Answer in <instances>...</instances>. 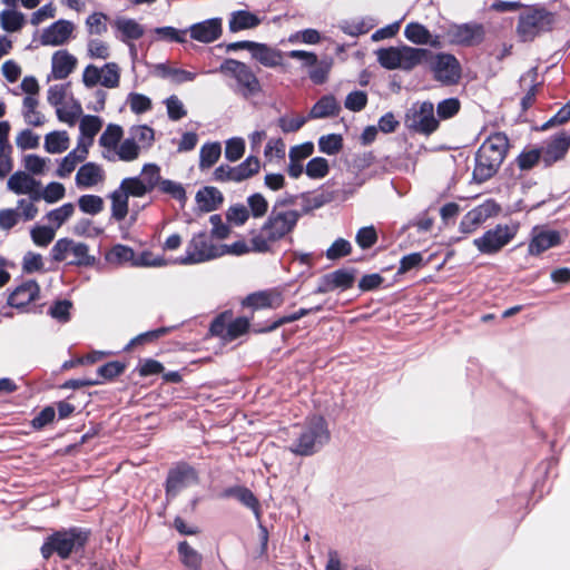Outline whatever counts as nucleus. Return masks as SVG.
I'll return each mask as SVG.
<instances>
[{
	"label": "nucleus",
	"instance_id": "4c0bfd02",
	"mask_svg": "<svg viewBox=\"0 0 570 570\" xmlns=\"http://www.w3.org/2000/svg\"><path fill=\"white\" fill-rule=\"evenodd\" d=\"M261 163L255 156H248L238 166L233 167V181L240 183L259 171Z\"/></svg>",
	"mask_w": 570,
	"mask_h": 570
},
{
	"label": "nucleus",
	"instance_id": "c9c22d12",
	"mask_svg": "<svg viewBox=\"0 0 570 570\" xmlns=\"http://www.w3.org/2000/svg\"><path fill=\"white\" fill-rule=\"evenodd\" d=\"M0 23L4 31L17 32L26 24V16L14 9H6L0 12Z\"/></svg>",
	"mask_w": 570,
	"mask_h": 570
},
{
	"label": "nucleus",
	"instance_id": "a211bd4d",
	"mask_svg": "<svg viewBox=\"0 0 570 570\" xmlns=\"http://www.w3.org/2000/svg\"><path fill=\"white\" fill-rule=\"evenodd\" d=\"M188 30L191 39L203 43H210L220 38L223 33V19L219 17L206 19L191 24Z\"/></svg>",
	"mask_w": 570,
	"mask_h": 570
},
{
	"label": "nucleus",
	"instance_id": "f3484780",
	"mask_svg": "<svg viewBox=\"0 0 570 570\" xmlns=\"http://www.w3.org/2000/svg\"><path fill=\"white\" fill-rule=\"evenodd\" d=\"M561 244V235L558 230L550 229L546 225H537L530 232L528 254L539 256L543 252Z\"/></svg>",
	"mask_w": 570,
	"mask_h": 570
},
{
	"label": "nucleus",
	"instance_id": "6e6d98bb",
	"mask_svg": "<svg viewBox=\"0 0 570 570\" xmlns=\"http://www.w3.org/2000/svg\"><path fill=\"white\" fill-rule=\"evenodd\" d=\"M79 209L89 215H97L104 209V200L98 195L86 194L78 199Z\"/></svg>",
	"mask_w": 570,
	"mask_h": 570
},
{
	"label": "nucleus",
	"instance_id": "a18cd8bd",
	"mask_svg": "<svg viewBox=\"0 0 570 570\" xmlns=\"http://www.w3.org/2000/svg\"><path fill=\"white\" fill-rule=\"evenodd\" d=\"M222 147L219 142H207L203 145L199 153L200 169L210 168L220 157Z\"/></svg>",
	"mask_w": 570,
	"mask_h": 570
},
{
	"label": "nucleus",
	"instance_id": "9d476101",
	"mask_svg": "<svg viewBox=\"0 0 570 570\" xmlns=\"http://www.w3.org/2000/svg\"><path fill=\"white\" fill-rule=\"evenodd\" d=\"M433 78L445 86L456 85L462 75L461 63L458 58L452 53L439 52L433 53L432 59L429 61Z\"/></svg>",
	"mask_w": 570,
	"mask_h": 570
},
{
	"label": "nucleus",
	"instance_id": "f704fd0d",
	"mask_svg": "<svg viewBox=\"0 0 570 570\" xmlns=\"http://www.w3.org/2000/svg\"><path fill=\"white\" fill-rule=\"evenodd\" d=\"M405 38L414 45H428L436 46L435 41H432V35L429 29L420 22H410L404 29Z\"/></svg>",
	"mask_w": 570,
	"mask_h": 570
},
{
	"label": "nucleus",
	"instance_id": "f8f14e48",
	"mask_svg": "<svg viewBox=\"0 0 570 570\" xmlns=\"http://www.w3.org/2000/svg\"><path fill=\"white\" fill-rule=\"evenodd\" d=\"M163 179L160 167L157 164L148 163L142 166L140 176L124 178V185L128 184L131 187L135 197H144L156 187L159 188Z\"/></svg>",
	"mask_w": 570,
	"mask_h": 570
},
{
	"label": "nucleus",
	"instance_id": "bb28decb",
	"mask_svg": "<svg viewBox=\"0 0 570 570\" xmlns=\"http://www.w3.org/2000/svg\"><path fill=\"white\" fill-rule=\"evenodd\" d=\"M88 149V145H85L82 139H79L77 148L68 153L61 159L59 167L57 168L56 175L61 178L70 175L75 170L77 164L87 158Z\"/></svg>",
	"mask_w": 570,
	"mask_h": 570
},
{
	"label": "nucleus",
	"instance_id": "e433bc0d",
	"mask_svg": "<svg viewBox=\"0 0 570 570\" xmlns=\"http://www.w3.org/2000/svg\"><path fill=\"white\" fill-rule=\"evenodd\" d=\"M115 26L118 31L121 32L120 40L127 42L129 40H138L144 36V28L136 20L127 18V19H118L115 22Z\"/></svg>",
	"mask_w": 570,
	"mask_h": 570
},
{
	"label": "nucleus",
	"instance_id": "c756f323",
	"mask_svg": "<svg viewBox=\"0 0 570 570\" xmlns=\"http://www.w3.org/2000/svg\"><path fill=\"white\" fill-rule=\"evenodd\" d=\"M104 178V171L99 165L96 163H86L83 164L77 175H76V184L78 187H92L97 185Z\"/></svg>",
	"mask_w": 570,
	"mask_h": 570
},
{
	"label": "nucleus",
	"instance_id": "052dcab7",
	"mask_svg": "<svg viewBox=\"0 0 570 570\" xmlns=\"http://www.w3.org/2000/svg\"><path fill=\"white\" fill-rule=\"evenodd\" d=\"M377 238V232L373 225L361 227L355 235V242L363 250L372 248Z\"/></svg>",
	"mask_w": 570,
	"mask_h": 570
},
{
	"label": "nucleus",
	"instance_id": "7ed1b4c3",
	"mask_svg": "<svg viewBox=\"0 0 570 570\" xmlns=\"http://www.w3.org/2000/svg\"><path fill=\"white\" fill-rule=\"evenodd\" d=\"M90 538V530L81 527L61 528L47 535L40 547L45 560L52 556L60 560H68L72 553L83 552Z\"/></svg>",
	"mask_w": 570,
	"mask_h": 570
},
{
	"label": "nucleus",
	"instance_id": "4d7b16f0",
	"mask_svg": "<svg viewBox=\"0 0 570 570\" xmlns=\"http://www.w3.org/2000/svg\"><path fill=\"white\" fill-rule=\"evenodd\" d=\"M30 235L37 246L46 247L53 240L56 228L47 225H36L31 229Z\"/></svg>",
	"mask_w": 570,
	"mask_h": 570
},
{
	"label": "nucleus",
	"instance_id": "72a5a7b5",
	"mask_svg": "<svg viewBox=\"0 0 570 570\" xmlns=\"http://www.w3.org/2000/svg\"><path fill=\"white\" fill-rule=\"evenodd\" d=\"M340 111V106L333 96H323L318 99L309 111V118L318 119L336 116Z\"/></svg>",
	"mask_w": 570,
	"mask_h": 570
},
{
	"label": "nucleus",
	"instance_id": "e2e57ef3",
	"mask_svg": "<svg viewBox=\"0 0 570 570\" xmlns=\"http://www.w3.org/2000/svg\"><path fill=\"white\" fill-rule=\"evenodd\" d=\"M352 245L344 238H336L332 245L326 249L325 255L330 261H337L342 257L350 255Z\"/></svg>",
	"mask_w": 570,
	"mask_h": 570
},
{
	"label": "nucleus",
	"instance_id": "2f4dec72",
	"mask_svg": "<svg viewBox=\"0 0 570 570\" xmlns=\"http://www.w3.org/2000/svg\"><path fill=\"white\" fill-rule=\"evenodd\" d=\"M309 314H311V311H305V308H299L298 311H296L292 314H288V315L281 316V317L276 318L275 321H272V322L267 321L264 325H262L261 323H254L253 332L269 333V332L275 331L276 328H278L279 326H282L284 324L293 323V322L298 321L302 317L309 315Z\"/></svg>",
	"mask_w": 570,
	"mask_h": 570
},
{
	"label": "nucleus",
	"instance_id": "0e129e2a",
	"mask_svg": "<svg viewBox=\"0 0 570 570\" xmlns=\"http://www.w3.org/2000/svg\"><path fill=\"white\" fill-rule=\"evenodd\" d=\"M140 146L131 138H126L117 150L118 158L122 161H132L139 157Z\"/></svg>",
	"mask_w": 570,
	"mask_h": 570
},
{
	"label": "nucleus",
	"instance_id": "338daca9",
	"mask_svg": "<svg viewBox=\"0 0 570 570\" xmlns=\"http://www.w3.org/2000/svg\"><path fill=\"white\" fill-rule=\"evenodd\" d=\"M247 205L249 207V215H252L254 218H261L265 216L268 210V203L261 193H255L248 196Z\"/></svg>",
	"mask_w": 570,
	"mask_h": 570
},
{
	"label": "nucleus",
	"instance_id": "ddd939ff",
	"mask_svg": "<svg viewBox=\"0 0 570 570\" xmlns=\"http://www.w3.org/2000/svg\"><path fill=\"white\" fill-rule=\"evenodd\" d=\"M539 147L542 153L543 167L550 168L567 156L570 149V132L559 131L546 139Z\"/></svg>",
	"mask_w": 570,
	"mask_h": 570
},
{
	"label": "nucleus",
	"instance_id": "69168bd1",
	"mask_svg": "<svg viewBox=\"0 0 570 570\" xmlns=\"http://www.w3.org/2000/svg\"><path fill=\"white\" fill-rule=\"evenodd\" d=\"M100 71L102 72L101 86L106 88H116L119 86L120 73L116 62H107Z\"/></svg>",
	"mask_w": 570,
	"mask_h": 570
},
{
	"label": "nucleus",
	"instance_id": "9b49d317",
	"mask_svg": "<svg viewBox=\"0 0 570 570\" xmlns=\"http://www.w3.org/2000/svg\"><path fill=\"white\" fill-rule=\"evenodd\" d=\"M199 481L196 469L186 462L176 464L168 471L165 492L167 498H175L184 489Z\"/></svg>",
	"mask_w": 570,
	"mask_h": 570
},
{
	"label": "nucleus",
	"instance_id": "79ce46f5",
	"mask_svg": "<svg viewBox=\"0 0 570 570\" xmlns=\"http://www.w3.org/2000/svg\"><path fill=\"white\" fill-rule=\"evenodd\" d=\"M105 259L110 264L122 265L125 263H130V265H132V259H135V252L127 245L116 244L105 255Z\"/></svg>",
	"mask_w": 570,
	"mask_h": 570
},
{
	"label": "nucleus",
	"instance_id": "de8ad7c7",
	"mask_svg": "<svg viewBox=\"0 0 570 570\" xmlns=\"http://www.w3.org/2000/svg\"><path fill=\"white\" fill-rule=\"evenodd\" d=\"M317 145L321 153L334 156L343 148V137L340 134L323 135L318 138Z\"/></svg>",
	"mask_w": 570,
	"mask_h": 570
},
{
	"label": "nucleus",
	"instance_id": "0eeeda50",
	"mask_svg": "<svg viewBox=\"0 0 570 570\" xmlns=\"http://www.w3.org/2000/svg\"><path fill=\"white\" fill-rule=\"evenodd\" d=\"M520 228L519 223L498 224L485 230L482 236L473 239V245L483 255L498 254L514 239Z\"/></svg>",
	"mask_w": 570,
	"mask_h": 570
},
{
	"label": "nucleus",
	"instance_id": "3c124183",
	"mask_svg": "<svg viewBox=\"0 0 570 570\" xmlns=\"http://www.w3.org/2000/svg\"><path fill=\"white\" fill-rule=\"evenodd\" d=\"M129 134L140 148H150L155 140V131L147 125L132 126Z\"/></svg>",
	"mask_w": 570,
	"mask_h": 570
},
{
	"label": "nucleus",
	"instance_id": "473e14b6",
	"mask_svg": "<svg viewBox=\"0 0 570 570\" xmlns=\"http://www.w3.org/2000/svg\"><path fill=\"white\" fill-rule=\"evenodd\" d=\"M37 185V179L21 170L12 174L7 183L8 189L17 195H26L31 191V187H36Z\"/></svg>",
	"mask_w": 570,
	"mask_h": 570
},
{
	"label": "nucleus",
	"instance_id": "7c9ffc66",
	"mask_svg": "<svg viewBox=\"0 0 570 570\" xmlns=\"http://www.w3.org/2000/svg\"><path fill=\"white\" fill-rule=\"evenodd\" d=\"M179 561L187 570H202L203 556L187 541H180L177 546Z\"/></svg>",
	"mask_w": 570,
	"mask_h": 570
},
{
	"label": "nucleus",
	"instance_id": "f03ea898",
	"mask_svg": "<svg viewBox=\"0 0 570 570\" xmlns=\"http://www.w3.org/2000/svg\"><path fill=\"white\" fill-rule=\"evenodd\" d=\"M509 150V138L504 132L490 135L475 153L472 180L482 184L492 178Z\"/></svg>",
	"mask_w": 570,
	"mask_h": 570
},
{
	"label": "nucleus",
	"instance_id": "cd10ccee",
	"mask_svg": "<svg viewBox=\"0 0 570 570\" xmlns=\"http://www.w3.org/2000/svg\"><path fill=\"white\" fill-rule=\"evenodd\" d=\"M195 199L200 212L210 213L219 208L224 196L216 187L205 186L196 193Z\"/></svg>",
	"mask_w": 570,
	"mask_h": 570
},
{
	"label": "nucleus",
	"instance_id": "774afa93",
	"mask_svg": "<svg viewBox=\"0 0 570 570\" xmlns=\"http://www.w3.org/2000/svg\"><path fill=\"white\" fill-rule=\"evenodd\" d=\"M460 100L451 97L441 100L436 106V114L440 119H450L460 111Z\"/></svg>",
	"mask_w": 570,
	"mask_h": 570
},
{
	"label": "nucleus",
	"instance_id": "39448f33",
	"mask_svg": "<svg viewBox=\"0 0 570 570\" xmlns=\"http://www.w3.org/2000/svg\"><path fill=\"white\" fill-rule=\"evenodd\" d=\"M556 21L557 14L546 7L528 6L519 16L517 32L521 41H533L540 35L552 31Z\"/></svg>",
	"mask_w": 570,
	"mask_h": 570
},
{
	"label": "nucleus",
	"instance_id": "4468645a",
	"mask_svg": "<svg viewBox=\"0 0 570 570\" xmlns=\"http://www.w3.org/2000/svg\"><path fill=\"white\" fill-rule=\"evenodd\" d=\"M448 37L451 43L474 47L483 42L485 30L483 24L478 22L453 23L448 30Z\"/></svg>",
	"mask_w": 570,
	"mask_h": 570
},
{
	"label": "nucleus",
	"instance_id": "2eb2a0df",
	"mask_svg": "<svg viewBox=\"0 0 570 570\" xmlns=\"http://www.w3.org/2000/svg\"><path fill=\"white\" fill-rule=\"evenodd\" d=\"M356 268H338L320 277L314 294H325L340 288L346 291L354 285Z\"/></svg>",
	"mask_w": 570,
	"mask_h": 570
},
{
	"label": "nucleus",
	"instance_id": "5701e85b",
	"mask_svg": "<svg viewBox=\"0 0 570 570\" xmlns=\"http://www.w3.org/2000/svg\"><path fill=\"white\" fill-rule=\"evenodd\" d=\"M135 197L134 190L121 180L119 187L109 194L111 200V218L121 222L128 214V199Z\"/></svg>",
	"mask_w": 570,
	"mask_h": 570
},
{
	"label": "nucleus",
	"instance_id": "13d9d810",
	"mask_svg": "<svg viewBox=\"0 0 570 570\" xmlns=\"http://www.w3.org/2000/svg\"><path fill=\"white\" fill-rule=\"evenodd\" d=\"M122 135L124 130L121 126L109 124L99 138V145L106 148H116Z\"/></svg>",
	"mask_w": 570,
	"mask_h": 570
},
{
	"label": "nucleus",
	"instance_id": "58836bf2",
	"mask_svg": "<svg viewBox=\"0 0 570 570\" xmlns=\"http://www.w3.org/2000/svg\"><path fill=\"white\" fill-rule=\"evenodd\" d=\"M69 147V137L67 131H51L45 137V149L50 154H61Z\"/></svg>",
	"mask_w": 570,
	"mask_h": 570
},
{
	"label": "nucleus",
	"instance_id": "6e6552de",
	"mask_svg": "<svg viewBox=\"0 0 570 570\" xmlns=\"http://www.w3.org/2000/svg\"><path fill=\"white\" fill-rule=\"evenodd\" d=\"M220 256V245H215L206 232H199L187 244L185 255L177 257L175 263L179 265H194Z\"/></svg>",
	"mask_w": 570,
	"mask_h": 570
},
{
	"label": "nucleus",
	"instance_id": "a878e982",
	"mask_svg": "<svg viewBox=\"0 0 570 570\" xmlns=\"http://www.w3.org/2000/svg\"><path fill=\"white\" fill-rule=\"evenodd\" d=\"M263 21V18L248 10H235L229 13L228 30L237 33L243 30L255 29Z\"/></svg>",
	"mask_w": 570,
	"mask_h": 570
},
{
	"label": "nucleus",
	"instance_id": "4be33fe9",
	"mask_svg": "<svg viewBox=\"0 0 570 570\" xmlns=\"http://www.w3.org/2000/svg\"><path fill=\"white\" fill-rule=\"evenodd\" d=\"M365 177L356 173L342 174L341 177H334L332 185L337 198L347 200L354 193L365 184Z\"/></svg>",
	"mask_w": 570,
	"mask_h": 570
},
{
	"label": "nucleus",
	"instance_id": "20e7f679",
	"mask_svg": "<svg viewBox=\"0 0 570 570\" xmlns=\"http://www.w3.org/2000/svg\"><path fill=\"white\" fill-rule=\"evenodd\" d=\"M331 432L324 416L314 414L306 419L298 436L288 450L299 456H311L330 442Z\"/></svg>",
	"mask_w": 570,
	"mask_h": 570
},
{
	"label": "nucleus",
	"instance_id": "49530a36",
	"mask_svg": "<svg viewBox=\"0 0 570 570\" xmlns=\"http://www.w3.org/2000/svg\"><path fill=\"white\" fill-rule=\"evenodd\" d=\"M540 161L542 163V153L540 147L523 149L515 159L518 167L523 171L531 170Z\"/></svg>",
	"mask_w": 570,
	"mask_h": 570
},
{
	"label": "nucleus",
	"instance_id": "37998d69",
	"mask_svg": "<svg viewBox=\"0 0 570 570\" xmlns=\"http://www.w3.org/2000/svg\"><path fill=\"white\" fill-rule=\"evenodd\" d=\"M72 302L70 299H57L48 308V315L58 323L66 324L71 320Z\"/></svg>",
	"mask_w": 570,
	"mask_h": 570
},
{
	"label": "nucleus",
	"instance_id": "603ef678",
	"mask_svg": "<svg viewBox=\"0 0 570 570\" xmlns=\"http://www.w3.org/2000/svg\"><path fill=\"white\" fill-rule=\"evenodd\" d=\"M309 68L308 70V77L315 85H323L328 77L331 67H332V60L331 59H322L315 62L312 66H306Z\"/></svg>",
	"mask_w": 570,
	"mask_h": 570
},
{
	"label": "nucleus",
	"instance_id": "c03bdc74",
	"mask_svg": "<svg viewBox=\"0 0 570 570\" xmlns=\"http://www.w3.org/2000/svg\"><path fill=\"white\" fill-rule=\"evenodd\" d=\"M376 57L384 69H400V47L380 48L376 51Z\"/></svg>",
	"mask_w": 570,
	"mask_h": 570
},
{
	"label": "nucleus",
	"instance_id": "c85d7f7f",
	"mask_svg": "<svg viewBox=\"0 0 570 570\" xmlns=\"http://www.w3.org/2000/svg\"><path fill=\"white\" fill-rule=\"evenodd\" d=\"M77 59L67 50H58L52 55L51 72L56 79L67 78L76 68Z\"/></svg>",
	"mask_w": 570,
	"mask_h": 570
},
{
	"label": "nucleus",
	"instance_id": "412c9836",
	"mask_svg": "<svg viewBox=\"0 0 570 570\" xmlns=\"http://www.w3.org/2000/svg\"><path fill=\"white\" fill-rule=\"evenodd\" d=\"M250 56L254 60L266 68H275L284 66L285 53L274 47L263 42H254Z\"/></svg>",
	"mask_w": 570,
	"mask_h": 570
},
{
	"label": "nucleus",
	"instance_id": "5fc2aeb1",
	"mask_svg": "<svg viewBox=\"0 0 570 570\" xmlns=\"http://www.w3.org/2000/svg\"><path fill=\"white\" fill-rule=\"evenodd\" d=\"M38 106V99L32 96H27L22 101V115L24 121L33 127H40L45 124V116L38 115L37 118H32L31 114H35V110Z\"/></svg>",
	"mask_w": 570,
	"mask_h": 570
},
{
	"label": "nucleus",
	"instance_id": "1a4fd4ad",
	"mask_svg": "<svg viewBox=\"0 0 570 570\" xmlns=\"http://www.w3.org/2000/svg\"><path fill=\"white\" fill-rule=\"evenodd\" d=\"M405 126L417 134L431 135L439 128V120L434 116V105L423 101L413 105L405 114Z\"/></svg>",
	"mask_w": 570,
	"mask_h": 570
},
{
	"label": "nucleus",
	"instance_id": "ea45409f",
	"mask_svg": "<svg viewBox=\"0 0 570 570\" xmlns=\"http://www.w3.org/2000/svg\"><path fill=\"white\" fill-rule=\"evenodd\" d=\"M178 325L173 326H161L151 331H147L144 333L138 334L134 338L129 341V343L125 346V351H129L132 346L155 342L161 336L170 333L171 331L176 330Z\"/></svg>",
	"mask_w": 570,
	"mask_h": 570
},
{
	"label": "nucleus",
	"instance_id": "680f3d73",
	"mask_svg": "<svg viewBox=\"0 0 570 570\" xmlns=\"http://www.w3.org/2000/svg\"><path fill=\"white\" fill-rule=\"evenodd\" d=\"M154 32L158 36V39L164 41L177 43L186 42V29L179 30L171 26H165L155 28Z\"/></svg>",
	"mask_w": 570,
	"mask_h": 570
},
{
	"label": "nucleus",
	"instance_id": "dca6fc26",
	"mask_svg": "<svg viewBox=\"0 0 570 570\" xmlns=\"http://www.w3.org/2000/svg\"><path fill=\"white\" fill-rule=\"evenodd\" d=\"M500 205L493 199H487L481 205L469 210L461 219L459 229L463 234L474 232L490 217L499 214Z\"/></svg>",
	"mask_w": 570,
	"mask_h": 570
},
{
	"label": "nucleus",
	"instance_id": "393cba45",
	"mask_svg": "<svg viewBox=\"0 0 570 570\" xmlns=\"http://www.w3.org/2000/svg\"><path fill=\"white\" fill-rule=\"evenodd\" d=\"M432 57L433 52L429 49L401 46L400 69L410 71L422 62L430 61Z\"/></svg>",
	"mask_w": 570,
	"mask_h": 570
},
{
	"label": "nucleus",
	"instance_id": "6ab92c4d",
	"mask_svg": "<svg viewBox=\"0 0 570 570\" xmlns=\"http://www.w3.org/2000/svg\"><path fill=\"white\" fill-rule=\"evenodd\" d=\"M73 31V23L69 20L59 19L45 28L40 36V43L42 46H62L71 37Z\"/></svg>",
	"mask_w": 570,
	"mask_h": 570
},
{
	"label": "nucleus",
	"instance_id": "bf43d9fd",
	"mask_svg": "<svg viewBox=\"0 0 570 570\" xmlns=\"http://www.w3.org/2000/svg\"><path fill=\"white\" fill-rule=\"evenodd\" d=\"M126 370V364L119 361H110L99 366L97 370V377L101 381H111L119 376Z\"/></svg>",
	"mask_w": 570,
	"mask_h": 570
},
{
	"label": "nucleus",
	"instance_id": "09e8293b",
	"mask_svg": "<svg viewBox=\"0 0 570 570\" xmlns=\"http://www.w3.org/2000/svg\"><path fill=\"white\" fill-rule=\"evenodd\" d=\"M275 296L266 291L249 294L244 301L243 305L253 307L254 309L276 307L274 303Z\"/></svg>",
	"mask_w": 570,
	"mask_h": 570
},
{
	"label": "nucleus",
	"instance_id": "aec40b11",
	"mask_svg": "<svg viewBox=\"0 0 570 570\" xmlns=\"http://www.w3.org/2000/svg\"><path fill=\"white\" fill-rule=\"evenodd\" d=\"M40 287L35 279H28L17 286L9 295L7 304L11 307L23 308L39 296Z\"/></svg>",
	"mask_w": 570,
	"mask_h": 570
},
{
	"label": "nucleus",
	"instance_id": "b1692460",
	"mask_svg": "<svg viewBox=\"0 0 570 570\" xmlns=\"http://www.w3.org/2000/svg\"><path fill=\"white\" fill-rule=\"evenodd\" d=\"M220 498L228 499L235 498L243 505L250 509L257 519L261 518V504L256 495L252 490L244 485H234L224 489L220 493Z\"/></svg>",
	"mask_w": 570,
	"mask_h": 570
},
{
	"label": "nucleus",
	"instance_id": "864d4df0",
	"mask_svg": "<svg viewBox=\"0 0 570 570\" xmlns=\"http://www.w3.org/2000/svg\"><path fill=\"white\" fill-rule=\"evenodd\" d=\"M305 173L311 179H322L330 173V165L324 157H314L306 164Z\"/></svg>",
	"mask_w": 570,
	"mask_h": 570
},
{
	"label": "nucleus",
	"instance_id": "8fccbe9b",
	"mask_svg": "<svg viewBox=\"0 0 570 570\" xmlns=\"http://www.w3.org/2000/svg\"><path fill=\"white\" fill-rule=\"evenodd\" d=\"M158 190L163 194L170 196L173 199L177 200L181 206H185L187 202L186 190L181 183L164 178Z\"/></svg>",
	"mask_w": 570,
	"mask_h": 570
},
{
	"label": "nucleus",
	"instance_id": "a19ab883",
	"mask_svg": "<svg viewBox=\"0 0 570 570\" xmlns=\"http://www.w3.org/2000/svg\"><path fill=\"white\" fill-rule=\"evenodd\" d=\"M102 121L98 116L94 115H86L81 118L79 130H80V138H88V147L92 144L94 137L99 132L101 129Z\"/></svg>",
	"mask_w": 570,
	"mask_h": 570
},
{
	"label": "nucleus",
	"instance_id": "f257e3e1",
	"mask_svg": "<svg viewBox=\"0 0 570 570\" xmlns=\"http://www.w3.org/2000/svg\"><path fill=\"white\" fill-rule=\"evenodd\" d=\"M301 218V213L294 209L276 210L272 208L267 219L259 230L249 232L254 253L265 254L272 250V244L292 233Z\"/></svg>",
	"mask_w": 570,
	"mask_h": 570
},
{
	"label": "nucleus",
	"instance_id": "423d86ee",
	"mask_svg": "<svg viewBox=\"0 0 570 570\" xmlns=\"http://www.w3.org/2000/svg\"><path fill=\"white\" fill-rule=\"evenodd\" d=\"M218 71L235 79L237 92L244 98H249L262 91L259 79L253 69L243 61L227 58L220 63Z\"/></svg>",
	"mask_w": 570,
	"mask_h": 570
}]
</instances>
